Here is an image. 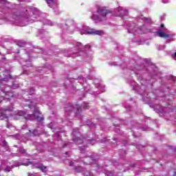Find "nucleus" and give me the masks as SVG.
<instances>
[{"instance_id":"f257e3e1","label":"nucleus","mask_w":176,"mask_h":176,"mask_svg":"<svg viewBox=\"0 0 176 176\" xmlns=\"http://www.w3.org/2000/svg\"><path fill=\"white\" fill-rule=\"evenodd\" d=\"M109 13H111V11L107 10V8H98L96 12L92 14L91 19L96 23H98V21H107V15L109 14Z\"/></svg>"},{"instance_id":"f03ea898","label":"nucleus","mask_w":176,"mask_h":176,"mask_svg":"<svg viewBox=\"0 0 176 176\" xmlns=\"http://www.w3.org/2000/svg\"><path fill=\"white\" fill-rule=\"evenodd\" d=\"M80 34L81 35H100L102 36L104 35V31L102 30H97L96 29H91L87 26L83 27L80 30Z\"/></svg>"},{"instance_id":"7ed1b4c3","label":"nucleus","mask_w":176,"mask_h":176,"mask_svg":"<svg viewBox=\"0 0 176 176\" xmlns=\"http://www.w3.org/2000/svg\"><path fill=\"white\" fill-rule=\"evenodd\" d=\"M127 10H124L122 7H119L116 9V16H118L119 17H123V16H125V14H127Z\"/></svg>"},{"instance_id":"20e7f679","label":"nucleus","mask_w":176,"mask_h":176,"mask_svg":"<svg viewBox=\"0 0 176 176\" xmlns=\"http://www.w3.org/2000/svg\"><path fill=\"white\" fill-rule=\"evenodd\" d=\"M41 113L38 111H35L32 115L28 116L26 119H29V120H32V119H39V115Z\"/></svg>"},{"instance_id":"39448f33","label":"nucleus","mask_w":176,"mask_h":176,"mask_svg":"<svg viewBox=\"0 0 176 176\" xmlns=\"http://www.w3.org/2000/svg\"><path fill=\"white\" fill-rule=\"evenodd\" d=\"M157 35L160 36V38H168V36H170V35H168V34L164 33L163 31L162 30H159L157 32Z\"/></svg>"},{"instance_id":"423d86ee","label":"nucleus","mask_w":176,"mask_h":176,"mask_svg":"<svg viewBox=\"0 0 176 176\" xmlns=\"http://www.w3.org/2000/svg\"><path fill=\"white\" fill-rule=\"evenodd\" d=\"M48 6L52 8L54 5V0H45Z\"/></svg>"},{"instance_id":"0eeeda50","label":"nucleus","mask_w":176,"mask_h":176,"mask_svg":"<svg viewBox=\"0 0 176 176\" xmlns=\"http://www.w3.org/2000/svg\"><path fill=\"white\" fill-rule=\"evenodd\" d=\"M18 115L19 116H24V115H25V112L21 111H19Z\"/></svg>"},{"instance_id":"6e6552de","label":"nucleus","mask_w":176,"mask_h":176,"mask_svg":"<svg viewBox=\"0 0 176 176\" xmlns=\"http://www.w3.org/2000/svg\"><path fill=\"white\" fill-rule=\"evenodd\" d=\"M10 170H11L10 167H8L6 168H4V171L6 173H9V171H10Z\"/></svg>"},{"instance_id":"1a4fd4ad","label":"nucleus","mask_w":176,"mask_h":176,"mask_svg":"<svg viewBox=\"0 0 176 176\" xmlns=\"http://www.w3.org/2000/svg\"><path fill=\"white\" fill-rule=\"evenodd\" d=\"M38 168H41L42 170H43V172H44L45 171V170H46V166H40V167H38Z\"/></svg>"},{"instance_id":"9d476101","label":"nucleus","mask_w":176,"mask_h":176,"mask_svg":"<svg viewBox=\"0 0 176 176\" xmlns=\"http://www.w3.org/2000/svg\"><path fill=\"white\" fill-rule=\"evenodd\" d=\"M169 0H162L163 3H168Z\"/></svg>"},{"instance_id":"9b49d317","label":"nucleus","mask_w":176,"mask_h":176,"mask_svg":"<svg viewBox=\"0 0 176 176\" xmlns=\"http://www.w3.org/2000/svg\"><path fill=\"white\" fill-rule=\"evenodd\" d=\"M81 45H82V44L80 43H77V47H80Z\"/></svg>"},{"instance_id":"f8f14e48","label":"nucleus","mask_w":176,"mask_h":176,"mask_svg":"<svg viewBox=\"0 0 176 176\" xmlns=\"http://www.w3.org/2000/svg\"><path fill=\"white\" fill-rule=\"evenodd\" d=\"M174 60H175V61H176V52L174 54Z\"/></svg>"},{"instance_id":"ddd939ff","label":"nucleus","mask_w":176,"mask_h":176,"mask_svg":"<svg viewBox=\"0 0 176 176\" xmlns=\"http://www.w3.org/2000/svg\"><path fill=\"white\" fill-rule=\"evenodd\" d=\"M161 27H162V28L164 27V25L162 24V25H161Z\"/></svg>"},{"instance_id":"4468645a","label":"nucleus","mask_w":176,"mask_h":176,"mask_svg":"<svg viewBox=\"0 0 176 176\" xmlns=\"http://www.w3.org/2000/svg\"><path fill=\"white\" fill-rule=\"evenodd\" d=\"M30 108H31V105H30Z\"/></svg>"}]
</instances>
